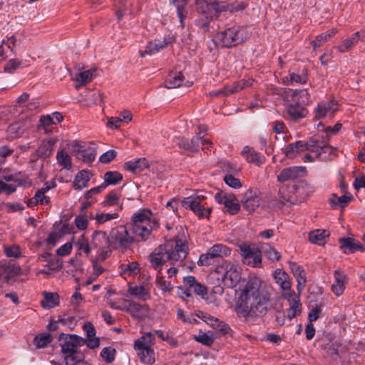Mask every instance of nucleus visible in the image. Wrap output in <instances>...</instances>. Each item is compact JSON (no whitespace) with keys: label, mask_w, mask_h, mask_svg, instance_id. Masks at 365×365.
Wrapping results in <instances>:
<instances>
[{"label":"nucleus","mask_w":365,"mask_h":365,"mask_svg":"<svg viewBox=\"0 0 365 365\" xmlns=\"http://www.w3.org/2000/svg\"><path fill=\"white\" fill-rule=\"evenodd\" d=\"M271 293L261 280L250 279L242 290L235 310L245 321L264 316L271 307Z\"/></svg>","instance_id":"nucleus-1"},{"label":"nucleus","mask_w":365,"mask_h":365,"mask_svg":"<svg viewBox=\"0 0 365 365\" xmlns=\"http://www.w3.org/2000/svg\"><path fill=\"white\" fill-rule=\"evenodd\" d=\"M188 254V245L185 240L178 237L166 241L150 255L152 267L160 273L164 265L170 266L167 269L169 277L176 275L178 267L182 264Z\"/></svg>","instance_id":"nucleus-2"},{"label":"nucleus","mask_w":365,"mask_h":365,"mask_svg":"<svg viewBox=\"0 0 365 365\" xmlns=\"http://www.w3.org/2000/svg\"><path fill=\"white\" fill-rule=\"evenodd\" d=\"M128 224L134 243L147 241L160 226L158 220L148 209L139 210L133 213Z\"/></svg>","instance_id":"nucleus-3"},{"label":"nucleus","mask_w":365,"mask_h":365,"mask_svg":"<svg viewBox=\"0 0 365 365\" xmlns=\"http://www.w3.org/2000/svg\"><path fill=\"white\" fill-rule=\"evenodd\" d=\"M61 352L66 365H76L83 359L82 353L78 351V347L84 344L83 339L77 335L61 334L59 336Z\"/></svg>","instance_id":"nucleus-4"},{"label":"nucleus","mask_w":365,"mask_h":365,"mask_svg":"<svg viewBox=\"0 0 365 365\" xmlns=\"http://www.w3.org/2000/svg\"><path fill=\"white\" fill-rule=\"evenodd\" d=\"M248 38L246 28L235 25L218 32L215 36V42L221 47L231 48L244 42Z\"/></svg>","instance_id":"nucleus-5"},{"label":"nucleus","mask_w":365,"mask_h":365,"mask_svg":"<svg viewBox=\"0 0 365 365\" xmlns=\"http://www.w3.org/2000/svg\"><path fill=\"white\" fill-rule=\"evenodd\" d=\"M154 344L155 336L150 331L135 341L134 349L143 363L153 364L155 362V353L151 348Z\"/></svg>","instance_id":"nucleus-6"},{"label":"nucleus","mask_w":365,"mask_h":365,"mask_svg":"<svg viewBox=\"0 0 365 365\" xmlns=\"http://www.w3.org/2000/svg\"><path fill=\"white\" fill-rule=\"evenodd\" d=\"M109 235L113 250L127 249L134 243L128 223L113 227L109 232Z\"/></svg>","instance_id":"nucleus-7"},{"label":"nucleus","mask_w":365,"mask_h":365,"mask_svg":"<svg viewBox=\"0 0 365 365\" xmlns=\"http://www.w3.org/2000/svg\"><path fill=\"white\" fill-rule=\"evenodd\" d=\"M196 11L201 16L211 19H217L220 14L225 11L228 6L225 2L216 0H196Z\"/></svg>","instance_id":"nucleus-8"},{"label":"nucleus","mask_w":365,"mask_h":365,"mask_svg":"<svg viewBox=\"0 0 365 365\" xmlns=\"http://www.w3.org/2000/svg\"><path fill=\"white\" fill-rule=\"evenodd\" d=\"M215 271L217 273L222 274V282L228 288L235 287L240 280V274L237 266L227 261L223 260L216 267Z\"/></svg>","instance_id":"nucleus-9"},{"label":"nucleus","mask_w":365,"mask_h":365,"mask_svg":"<svg viewBox=\"0 0 365 365\" xmlns=\"http://www.w3.org/2000/svg\"><path fill=\"white\" fill-rule=\"evenodd\" d=\"M206 196L203 194H196L184 198L182 201V205L186 208L192 210L199 218H208L211 212V207H205L204 200Z\"/></svg>","instance_id":"nucleus-10"},{"label":"nucleus","mask_w":365,"mask_h":365,"mask_svg":"<svg viewBox=\"0 0 365 365\" xmlns=\"http://www.w3.org/2000/svg\"><path fill=\"white\" fill-rule=\"evenodd\" d=\"M115 309L128 312L138 322L148 317L150 313V307L146 304H140L133 300L125 299L121 306H113Z\"/></svg>","instance_id":"nucleus-11"},{"label":"nucleus","mask_w":365,"mask_h":365,"mask_svg":"<svg viewBox=\"0 0 365 365\" xmlns=\"http://www.w3.org/2000/svg\"><path fill=\"white\" fill-rule=\"evenodd\" d=\"M238 248L244 264L253 267H260L262 264V255L258 249L252 247L246 243L238 245Z\"/></svg>","instance_id":"nucleus-12"},{"label":"nucleus","mask_w":365,"mask_h":365,"mask_svg":"<svg viewBox=\"0 0 365 365\" xmlns=\"http://www.w3.org/2000/svg\"><path fill=\"white\" fill-rule=\"evenodd\" d=\"M110 235L105 231H94L92 235V245L98 248L100 252V258L105 259L111 252V244Z\"/></svg>","instance_id":"nucleus-13"},{"label":"nucleus","mask_w":365,"mask_h":365,"mask_svg":"<svg viewBox=\"0 0 365 365\" xmlns=\"http://www.w3.org/2000/svg\"><path fill=\"white\" fill-rule=\"evenodd\" d=\"M241 202L243 208L248 212H254L259 206V191L257 189H249L245 193Z\"/></svg>","instance_id":"nucleus-14"},{"label":"nucleus","mask_w":365,"mask_h":365,"mask_svg":"<svg viewBox=\"0 0 365 365\" xmlns=\"http://www.w3.org/2000/svg\"><path fill=\"white\" fill-rule=\"evenodd\" d=\"M341 347V344L338 341L322 340L320 344L324 356L330 358L332 361H336L339 358Z\"/></svg>","instance_id":"nucleus-15"},{"label":"nucleus","mask_w":365,"mask_h":365,"mask_svg":"<svg viewBox=\"0 0 365 365\" xmlns=\"http://www.w3.org/2000/svg\"><path fill=\"white\" fill-rule=\"evenodd\" d=\"M282 297L289 303V308L287 310V317L292 319L301 313L302 304L299 295L294 292L282 293Z\"/></svg>","instance_id":"nucleus-16"},{"label":"nucleus","mask_w":365,"mask_h":365,"mask_svg":"<svg viewBox=\"0 0 365 365\" xmlns=\"http://www.w3.org/2000/svg\"><path fill=\"white\" fill-rule=\"evenodd\" d=\"M306 174V168L303 166H292L283 169L277 176V180L284 182L303 177Z\"/></svg>","instance_id":"nucleus-17"},{"label":"nucleus","mask_w":365,"mask_h":365,"mask_svg":"<svg viewBox=\"0 0 365 365\" xmlns=\"http://www.w3.org/2000/svg\"><path fill=\"white\" fill-rule=\"evenodd\" d=\"M337 110L338 103L334 100L320 103L314 110L315 118L321 119L326 116L331 118Z\"/></svg>","instance_id":"nucleus-18"},{"label":"nucleus","mask_w":365,"mask_h":365,"mask_svg":"<svg viewBox=\"0 0 365 365\" xmlns=\"http://www.w3.org/2000/svg\"><path fill=\"white\" fill-rule=\"evenodd\" d=\"M365 37V31H359L344 39L336 47L340 53H346L351 51Z\"/></svg>","instance_id":"nucleus-19"},{"label":"nucleus","mask_w":365,"mask_h":365,"mask_svg":"<svg viewBox=\"0 0 365 365\" xmlns=\"http://www.w3.org/2000/svg\"><path fill=\"white\" fill-rule=\"evenodd\" d=\"M334 281L331 285V291L339 297L341 296L346 288L348 282L347 275L340 269H337L334 272Z\"/></svg>","instance_id":"nucleus-20"},{"label":"nucleus","mask_w":365,"mask_h":365,"mask_svg":"<svg viewBox=\"0 0 365 365\" xmlns=\"http://www.w3.org/2000/svg\"><path fill=\"white\" fill-rule=\"evenodd\" d=\"M150 286L148 284L138 285L135 283L128 282L127 292L128 294L142 300H147L150 298Z\"/></svg>","instance_id":"nucleus-21"},{"label":"nucleus","mask_w":365,"mask_h":365,"mask_svg":"<svg viewBox=\"0 0 365 365\" xmlns=\"http://www.w3.org/2000/svg\"><path fill=\"white\" fill-rule=\"evenodd\" d=\"M287 112L290 118L296 121L305 118L308 113L302 104L290 99L287 100Z\"/></svg>","instance_id":"nucleus-22"},{"label":"nucleus","mask_w":365,"mask_h":365,"mask_svg":"<svg viewBox=\"0 0 365 365\" xmlns=\"http://www.w3.org/2000/svg\"><path fill=\"white\" fill-rule=\"evenodd\" d=\"M273 277L275 282L280 287L282 290V293L285 292H294L291 289V282L289 279V274L281 269H277L273 273Z\"/></svg>","instance_id":"nucleus-23"},{"label":"nucleus","mask_w":365,"mask_h":365,"mask_svg":"<svg viewBox=\"0 0 365 365\" xmlns=\"http://www.w3.org/2000/svg\"><path fill=\"white\" fill-rule=\"evenodd\" d=\"M207 324L211 325L214 329H218L223 334H227L230 330V326L225 322L220 321L219 319L211 316L210 314L202 312L201 315H197Z\"/></svg>","instance_id":"nucleus-24"},{"label":"nucleus","mask_w":365,"mask_h":365,"mask_svg":"<svg viewBox=\"0 0 365 365\" xmlns=\"http://www.w3.org/2000/svg\"><path fill=\"white\" fill-rule=\"evenodd\" d=\"M241 155L245 158L247 163H254L258 166L263 164L265 161L264 155L256 151L252 147L248 145L243 148Z\"/></svg>","instance_id":"nucleus-25"},{"label":"nucleus","mask_w":365,"mask_h":365,"mask_svg":"<svg viewBox=\"0 0 365 365\" xmlns=\"http://www.w3.org/2000/svg\"><path fill=\"white\" fill-rule=\"evenodd\" d=\"M83 329L86 333L87 338L83 339L84 344L90 349L98 348L100 345L99 339L96 337V329L91 322H86L83 326Z\"/></svg>","instance_id":"nucleus-26"},{"label":"nucleus","mask_w":365,"mask_h":365,"mask_svg":"<svg viewBox=\"0 0 365 365\" xmlns=\"http://www.w3.org/2000/svg\"><path fill=\"white\" fill-rule=\"evenodd\" d=\"M183 284L185 287L190 289L191 292H192L197 295L204 297L207 294V289L206 287L198 282L195 277L187 276L183 278Z\"/></svg>","instance_id":"nucleus-27"},{"label":"nucleus","mask_w":365,"mask_h":365,"mask_svg":"<svg viewBox=\"0 0 365 365\" xmlns=\"http://www.w3.org/2000/svg\"><path fill=\"white\" fill-rule=\"evenodd\" d=\"M339 242L340 243V248L343 250L345 254L354 253L357 250H363L362 245L353 238H340Z\"/></svg>","instance_id":"nucleus-28"},{"label":"nucleus","mask_w":365,"mask_h":365,"mask_svg":"<svg viewBox=\"0 0 365 365\" xmlns=\"http://www.w3.org/2000/svg\"><path fill=\"white\" fill-rule=\"evenodd\" d=\"M169 41L164 38L163 40H155L149 42L146 46L145 51L140 52V56L144 57L145 54H154L159 52L160 50L167 47Z\"/></svg>","instance_id":"nucleus-29"},{"label":"nucleus","mask_w":365,"mask_h":365,"mask_svg":"<svg viewBox=\"0 0 365 365\" xmlns=\"http://www.w3.org/2000/svg\"><path fill=\"white\" fill-rule=\"evenodd\" d=\"M56 140L53 138H48L42 141L38 149L36 150V155L39 158H48L52 152L53 147Z\"/></svg>","instance_id":"nucleus-30"},{"label":"nucleus","mask_w":365,"mask_h":365,"mask_svg":"<svg viewBox=\"0 0 365 365\" xmlns=\"http://www.w3.org/2000/svg\"><path fill=\"white\" fill-rule=\"evenodd\" d=\"M91 173L88 170H81L78 172L74 179L73 186L76 190H81L88 187V183L91 180Z\"/></svg>","instance_id":"nucleus-31"},{"label":"nucleus","mask_w":365,"mask_h":365,"mask_svg":"<svg viewBox=\"0 0 365 365\" xmlns=\"http://www.w3.org/2000/svg\"><path fill=\"white\" fill-rule=\"evenodd\" d=\"M125 168L133 173H138L144 170L149 167L148 161L146 158H142L136 159L133 161H128L125 164Z\"/></svg>","instance_id":"nucleus-32"},{"label":"nucleus","mask_w":365,"mask_h":365,"mask_svg":"<svg viewBox=\"0 0 365 365\" xmlns=\"http://www.w3.org/2000/svg\"><path fill=\"white\" fill-rule=\"evenodd\" d=\"M317 144L322 153L332 154L336 148L329 145V135L324 130V133L322 135L317 134Z\"/></svg>","instance_id":"nucleus-33"},{"label":"nucleus","mask_w":365,"mask_h":365,"mask_svg":"<svg viewBox=\"0 0 365 365\" xmlns=\"http://www.w3.org/2000/svg\"><path fill=\"white\" fill-rule=\"evenodd\" d=\"M338 32L336 29H331L325 33L317 35L315 39L310 42V44L313 46L314 49L322 46L324 43L329 41L333 36H334Z\"/></svg>","instance_id":"nucleus-34"},{"label":"nucleus","mask_w":365,"mask_h":365,"mask_svg":"<svg viewBox=\"0 0 365 365\" xmlns=\"http://www.w3.org/2000/svg\"><path fill=\"white\" fill-rule=\"evenodd\" d=\"M2 179L6 182H12L16 187L24 186L29 183V177L21 172L4 175Z\"/></svg>","instance_id":"nucleus-35"},{"label":"nucleus","mask_w":365,"mask_h":365,"mask_svg":"<svg viewBox=\"0 0 365 365\" xmlns=\"http://www.w3.org/2000/svg\"><path fill=\"white\" fill-rule=\"evenodd\" d=\"M289 98L290 101L299 102V103L303 105L309 103L310 100V95L307 89L291 90Z\"/></svg>","instance_id":"nucleus-36"},{"label":"nucleus","mask_w":365,"mask_h":365,"mask_svg":"<svg viewBox=\"0 0 365 365\" xmlns=\"http://www.w3.org/2000/svg\"><path fill=\"white\" fill-rule=\"evenodd\" d=\"M201 140V136L197 135L189 141L187 139L181 138L179 140V147L190 152H195L199 148V145Z\"/></svg>","instance_id":"nucleus-37"},{"label":"nucleus","mask_w":365,"mask_h":365,"mask_svg":"<svg viewBox=\"0 0 365 365\" xmlns=\"http://www.w3.org/2000/svg\"><path fill=\"white\" fill-rule=\"evenodd\" d=\"M95 71L96 70L94 69H89L76 74L75 80L77 83L76 84L75 88L76 89H79L91 82Z\"/></svg>","instance_id":"nucleus-38"},{"label":"nucleus","mask_w":365,"mask_h":365,"mask_svg":"<svg viewBox=\"0 0 365 365\" xmlns=\"http://www.w3.org/2000/svg\"><path fill=\"white\" fill-rule=\"evenodd\" d=\"M183 78L180 72H171L166 79L165 87L169 89L178 88L182 84Z\"/></svg>","instance_id":"nucleus-39"},{"label":"nucleus","mask_w":365,"mask_h":365,"mask_svg":"<svg viewBox=\"0 0 365 365\" xmlns=\"http://www.w3.org/2000/svg\"><path fill=\"white\" fill-rule=\"evenodd\" d=\"M14 267L6 260L0 261V280L5 279L8 282L14 274Z\"/></svg>","instance_id":"nucleus-40"},{"label":"nucleus","mask_w":365,"mask_h":365,"mask_svg":"<svg viewBox=\"0 0 365 365\" xmlns=\"http://www.w3.org/2000/svg\"><path fill=\"white\" fill-rule=\"evenodd\" d=\"M208 250L210 251V255L215 258L227 257L231 253V250L222 244H216Z\"/></svg>","instance_id":"nucleus-41"},{"label":"nucleus","mask_w":365,"mask_h":365,"mask_svg":"<svg viewBox=\"0 0 365 365\" xmlns=\"http://www.w3.org/2000/svg\"><path fill=\"white\" fill-rule=\"evenodd\" d=\"M59 304V296L57 293H44V299L41 301V305L43 308H53Z\"/></svg>","instance_id":"nucleus-42"},{"label":"nucleus","mask_w":365,"mask_h":365,"mask_svg":"<svg viewBox=\"0 0 365 365\" xmlns=\"http://www.w3.org/2000/svg\"><path fill=\"white\" fill-rule=\"evenodd\" d=\"M329 234L325 230H317L309 232V240L313 244L322 245Z\"/></svg>","instance_id":"nucleus-43"},{"label":"nucleus","mask_w":365,"mask_h":365,"mask_svg":"<svg viewBox=\"0 0 365 365\" xmlns=\"http://www.w3.org/2000/svg\"><path fill=\"white\" fill-rule=\"evenodd\" d=\"M351 200V197L346 195L338 197L336 194H331L329 201L332 209H336L338 206L344 207Z\"/></svg>","instance_id":"nucleus-44"},{"label":"nucleus","mask_w":365,"mask_h":365,"mask_svg":"<svg viewBox=\"0 0 365 365\" xmlns=\"http://www.w3.org/2000/svg\"><path fill=\"white\" fill-rule=\"evenodd\" d=\"M123 180V175L117 171H108L104 175V185L107 187L110 185H117Z\"/></svg>","instance_id":"nucleus-45"},{"label":"nucleus","mask_w":365,"mask_h":365,"mask_svg":"<svg viewBox=\"0 0 365 365\" xmlns=\"http://www.w3.org/2000/svg\"><path fill=\"white\" fill-rule=\"evenodd\" d=\"M103 207L118 206L119 210L122 209L120 205V196L115 191L110 192L102 202Z\"/></svg>","instance_id":"nucleus-46"},{"label":"nucleus","mask_w":365,"mask_h":365,"mask_svg":"<svg viewBox=\"0 0 365 365\" xmlns=\"http://www.w3.org/2000/svg\"><path fill=\"white\" fill-rule=\"evenodd\" d=\"M56 160L64 169L70 170L72 168L71 158L65 150H61L57 153Z\"/></svg>","instance_id":"nucleus-47"},{"label":"nucleus","mask_w":365,"mask_h":365,"mask_svg":"<svg viewBox=\"0 0 365 365\" xmlns=\"http://www.w3.org/2000/svg\"><path fill=\"white\" fill-rule=\"evenodd\" d=\"M291 269L292 273L297 281V289H299V287L302 284H304L306 282V275L304 269L301 266L294 263L291 266Z\"/></svg>","instance_id":"nucleus-48"},{"label":"nucleus","mask_w":365,"mask_h":365,"mask_svg":"<svg viewBox=\"0 0 365 365\" xmlns=\"http://www.w3.org/2000/svg\"><path fill=\"white\" fill-rule=\"evenodd\" d=\"M52 336L48 333L40 334L35 336L34 344L38 349L46 347L52 341Z\"/></svg>","instance_id":"nucleus-49"},{"label":"nucleus","mask_w":365,"mask_h":365,"mask_svg":"<svg viewBox=\"0 0 365 365\" xmlns=\"http://www.w3.org/2000/svg\"><path fill=\"white\" fill-rule=\"evenodd\" d=\"M120 269L122 274L128 276H135L140 272L138 264L135 262L123 264L120 266Z\"/></svg>","instance_id":"nucleus-50"},{"label":"nucleus","mask_w":365,"mask_h":365,"mask_svg":"<svg viewBox=\"0 0 365 365\" xmlns=\"http://www.w3.org/2000/svg\"><path fill=\"white\" fill-rule=\"evenodd\" d=\"M4 252L7 257L20 258L22 256V252L20 246L17 245H5Z\"/></svg>","instance_id":"nucleus-51"},{"label":"nucleus","mask_w":365,"mask_h":365,"mask_svg":"<svg viewBox=\"0 0 365 365\" xmlns=\"http://www.w3.org/2000/svg\"><path fill=\"white\" fill-rule=\"evenodd\" d=\"M297 190L304 197H309L316 191V187L312 183L303 181L297 187Z\"/></svg>","instance_id":"nucleus-52"},{"label":"nucleus","mask_w":365,"mask_h":365,"mask_svg":"<svg viewBox=\"0 0 365 365\" xmlns=\"http://www.w3.org/2000/svg\"><path fill=\"white\" fill-rule=\"evenodd\" d=\"M284 83H286L287 84L289 83H298L301 84H305L308 81L307 75L304 73L302 74L296 73H289V80L287 77L286 78H283Z\"/></svg>","instance_id":"nucleus-53"},{"label":"nucleus","mask_w":365,"mask_h":365,"mask_svg":"<svg viewBox=\"0 0 365 365\" xmlns=\"http://www.w3.org/2000/svg\"><path fill=\"white\" fill-rule=\"evenodd\" d=\"M74 244L79 250L83 251L86 255L91 253V247L84 234L81 235Z\"/></svg>","instance_id":"nucleus-54"},{"label":"nucleus","mask_w":365,"mask_h":365,"mask_svg":"<svg viewBox=\"0 0 365 365\" xmlns=\"http://www.w3.org/2000/svg\"><path fill=\"white\" fill-rule=\"evenodd\" d=\"M55 124V120L51 115L42 116L40 118L39 129H43L45 133H49L52 130L53 125Z\"/></svg>","instance_id":"nucleus-55"},{"label":"nucleus","mask_w":365,"mask_h":365,"mask_svg":"<svg viewBox=\"0 0 365 365\" xmlns=\"http://www.w3.org/2000/svg\"><path fill=\"white\" fill-rule=\"evenodd\" d=\"M119 217V215L117 212L113 213H103L100 212L97 213L95 217L94 220L98 224H103L106 222L118 219Z\"/></svg>","instance_id":"nucleus-56"},{"label":"nucleus","mask_w":365,"mask_h":365,"mask_svg":"<svg viewBox=\"0 0 365 365\" xmlns=\"http://www.w3.org/2000/svg\"><path fill=\"white\" fill-rule=\"evenodd\" d=\"M212 20L213 19L202 16L195 20V24L201 30L202 32L207 33L210 31V23Z\"/></svg>","instance_id":"nucleus-57"},{"label":"nucleus","mask_w":365,"mask_h":365,"mask_svg":"<svg viewBox=\"0 0 365 365\" xmlns=\"http://www.w3.org/2000/svg\"><path fill=\"white\" fill-rule=\"evenodd\" d=\"M173 4H175L176 9H177V14L178 16V18L180 19L181 26L184 27L183 25V20L187 16V11L186 10V3L184 2H175V0L173 1Z\"/></svg>","instance_id":"nucleus-58"},{"label":"nucleus","mask_w":365,"mask_h":365,"mask_svg":"<svg viewBox=\"0 0 365 365\" xmlns=\"http://www.w3.org/2000/svg\"><path fill=\"white\" fill-rule=\"evenodd\" d=\"M225 207L226 208V211L230 215L237 214L240 209V205L238 202V200L234 196L230 197V202L226 203Z\"/></svg>","instance_id":"nucleus-59"},{"label":"nucleus","mask_w":365,"mask_h":365,"mask_svg":"<svg viewBox=\"0 0 365 365\" xmlns=\"http://www.w3.org/2000/svg\"><path fill=\"white\" fill-rule=\"evenodd\" d=\"M46 262H47L46 267L51 271H58L63 267V262L58 258L51 257L46 259Z\"/></svg>","instance_id":"nucleus-60"},{"label":"nucleus","mask_w":365,"mask_h":365,"mask_svg":"<svg viewBox=\"0 0 365 365\" xmlns=\"http://www.w3.org/2000/svg\"><path fill=\"white\" fill-rule=\"evenodd\" d=\"M156 284L158 287L164 292H170L173 289V286L170 282H167L163 276L160 275V273H158L157 275Z\"/></svg>","instance_id":"nucleus-61"},{"label":"nucleus","mask_w":365,"mask_h":365,"mask_svg":"<svg viewBox=\"0 0 365 365\" xmlns=\"http://www.w3.org/2000/svg\"><path fill=\"white\" fill-rule=\"evenodd\" d=\"M224 181L232 188L237 189L242 187L240 180L232 174H226L224 176Z\"/></svg>","instance_id":"nucleus-62"},{"label":"nucleus","mask_w":365,"mask_h":365,"mask_svg":"<svg viewBox=\"0 0 365 365\" xmlns=\"http://www.w3.org/2000/svg\"><path fill=\"white\" fill-rule=\"evenodd\" d=\"M3 179L0 180V194L9 195L16 191V185L14 184H8Z\"/></svg>","instance_id":"nucleus-63"},{"label":"nucleus","mask_w":365,"mask_h":365,"mask_svg":"<svg viewBox=\"0 0 365 365\" xmlns=\"http://www.w3.org/2000/svg\"><path fill=\"white\" fill-rule=\"evenodd\" d=\"M115 350L111 347H105L101 352V356L107 363H111L115 359Z\"/></svg>","instance_id":"nucleus-64"}]
</instances>
